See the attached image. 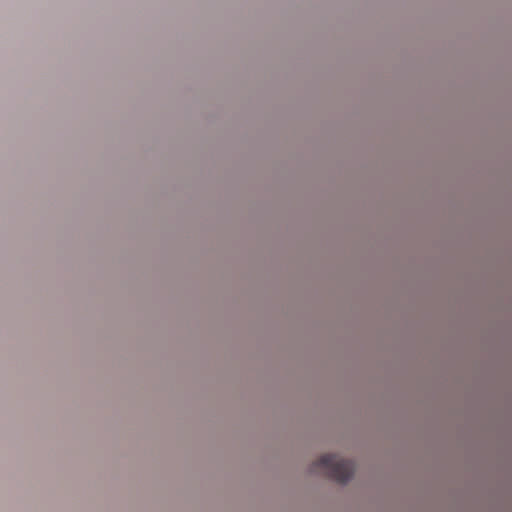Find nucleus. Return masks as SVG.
Here are the masks:
<instances>
[{
    "instance_id": "obj_1",
    "label": "nucleus",
    "mask_w": 512,
    "mask_h": 512,
    "mask_svg": "<svg viewBox=\"0 0 512 512\" xmlns=\"http://www.w3.org/2000/svg\"><path fill=\"white\" fill-rule=\"evenodd\" d=\"M320 468L326 470L329 478L344 484L352 477L355 465L351 460L342 459L338 455L325 454L313 464V471Z\"/></svg>"
}]
</instances>
